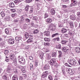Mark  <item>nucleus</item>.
I'll return each mask as SVG.
<instances>
[{"mask_svg": "<svg viewBox=\"0 0 80 80\" xmlns=\"http://www.w3.org/2000/svg\"><path fill=\"white\" fill-rule=\"evenodd\" d=\"M68 62L71 66H74L76 67L78 65V63L77 61L74 59H72L68 61Z\"/></svg>", "mask_w": 80, "mask_h": 80, "instance_id": "1", "label": "nucleus"}, {"mask_svg": "<svg viewBox=\"0 0 80 80\" xmlns=\"http://www.w3.org/2000/svg\"><path fill=\"white\" fill-rule=\"evenodd\" d=\"M18 62L20 64L25 65V59L23 58H21L18 59Z\"/></svg>", "mask_w": 80, "mask_h": 80, "instance_id": "2", "label": "nucleus"}, {"mask_svg": "<svg viewBox=\"0 0 80 80\" xmlns=\"http://www.w3.org/2000/svg\"><path fill=\"white\" fill-rule=\"evenodd\" d=\"M56 63V61H55V58H52V59L49 62V63L51 66V67H52V66H54V65Z\"/></svg>", "mask_w": 80, "mask_h": 80, "instance_id": "3", "label": "nucleus"}, {"mask_svg": "<svg viewBox=\"0 0 80 80\" xmlns=\"http://www.w3.org/2000/svg\"><path fill=\"white\" fill-rule=\"evenodd\" d=\"M49 71H46L44 72H43L42 75H41V77L42 78H45V77H47L48 73H49Z\"/></svg>", "mask_w": 80, "mask_h": 80, "instance_id": "4", "label": "nucleus"}, {"mask_svg": "<svg viewBox=\"0 0 80 80\" xmlns=\"http://www.w3.org/2000/svg\"><path fill=\"white\" fill-rule=\"evenodd\" d=\"M72 3L70 4V7H73V6H76L77 4V1H75V0H71Z\"/></svg>", "mask_w": 80, "mask_h": 80, "instance_id": "5", "label": "nucleus"}, {"mask_svg": "<svg viewBox=\"0 0 80 80\" xmlns=\"http://www.w3.org/2000/svg\"><path fill=\"white\" fill-rule=\"evenodd\" d=\"M9 43V44H12L15 43V40L13 39L10 38L8 40Z\"/></svg>", "mask_w": 80, "mask_h": 80, "instance_id": "6", "label": "nucleus"}, {"mask_svg": "<svg viewBox=\"0 0 80 80\" xmlns=\"http://www.w3.org/2000/svg\"><path fill=\"white\" fill-rule=\"evenodd\" d=\"M9 57L11 60H13L15 58V56L13 54H11Z\"/></svg>", "mask_w": 80, "mask_h": 80, "instance_id": "7", "label": "nucleus"}, {"mask_svg": "<svg viewBox=\"0 0 80 80\" xmlns=\"http://www.w3.org/2000/svg\"><path fill=\"white\" fill-rule=\"evenodd\" d=\"M61 34L59 32H57L55 34H53L52 35V38H53V37H58V35H60Z\"/></svg>", "mask_w": 80, "mask_h": 80, "instance_id": "8", "label": "nucleus"}, {"mask_svg": "<svg viewBox=\"0 0 80 80\" xmlns=\"http://www.w3.org/2000/svg\"><path fill=\"white\" fill-rule=\"evenodd\" d=\"M9 7L11 8H14L15 7V4L12 2H11L9 3Z\"/></svg>", "mask_w": 80, "mask_h": 80, "instance_id": "9", "label": "nucleus"}, {"mask_svg": "<svg viewBox=\"0 0 80 80\" xmlns=\"http://www.w3.org/2000/svg\"><path fill=\"white\" fill-rule=\"evenodd\" d=\"M24 35L26 39H28V37H29V33L27 32H25L24 33Z\"/></svg>", "mask_w": 80, "mask_h": 80, "instance_id": "10", "label": "nucleus"}, {"mask_svg": "<svg viewBox=\"0 0 80 80\" xmlns=\"http://www.w3.org/2000/svg\"><path fill=\"white\" fill-rule=\"evenodd\" d=\"M58 66V64L57 63H56L55 65H54V66H51L52 68V70H55V67L56 68H57Z\"/></svg>", "mask_w": 80, "mask_h": 80, "instance_id": "11", "label": "nucleus"}, {"mask_svg": "<svg viewBox=\"0 0 80 80\" xmlns=\"http://www.w3.org/2000/svg\"><path fill=\"white\" fill-rule=\"evenodd\" d=\"M57 52H52L51 53V55L53 58H56L57 57Z\"/></svg>", "mask_w": 80, "mask_h": 80, "instance_id": "12", "label": "nucleus"}, {"mask_svg": "<svg viewBox=\"0 0 80 80\" xmlns=\"http://www.w3.org/2000/svg\"><path fill=\"white\" fill-rule=\"evenodd\" d=\"M44 35L46 36V37H49L50 35V32L48 31H45L44 32Z\"/></svg>", "mask_w": 80, "mask_h": 80, "instance_id": "13", "label": "nucleus"}, {"mask_svg": "<svg viewBox=\"0 0 80 80\" xmlns=\"http://www.w3.org/2000/svg\"><path fill=\"white\" fill-rule=\"evenodd\" d=\"M75 50L76 53L80 52V48L79 47H77L75 48Z\"/></svg>", "mask_w": 80, "mask_h": 80, "instance_id": "14", "label": "nucleus"}, {"mask_svg": "<svg viewBox=\"0 0 80 80\" xmlns=\"http://www.w3.org/2000/svg\"><path fill=\"white\" fill-rule=\"evenodd\" d=\"M67 30L66 29L64 28H62L61 29V32L62 33H66L67 32Z\"/></svg>", "mask_w": 80, "mask_h": 80, "instance_id": "15", "label": "nucleus"}, {"mask_svg": "<svg viewBox=\"0 0 80 80\" xmlns=\"http://www.w3.org/2000/svg\"><path fill=\"white\" fill-rule=\"evenodd\" d=\"M70 18L71 20H75L76 19V17L74 15H72L70 16Z\"/></svg>", "mask_w": 80, "mask_h": 80, "instance_id": "16", "label": "nucleus"}, {"mask_svg": "<svg viewBox=\"0 0 80 80\" xmlns=\"http://www.w3.org/2000/svg\"><path fill=\"white\" fill-rule=\"evenodd\" d=\"M5 33H6L7 35H10V32L8 28H6L5 29Z\"/></svg>", "mask_w": 80, "mask_h": 80, "instance_id": "17", "label": "nucleus"}, {"mask_svg": "<svg viewBox=\"0 0 80 80\" xmlns=\"http://www.w3.org/2000/svg\"><path fill=\"white\" fill-rule=\"evenodd\" d=\"M49 68H50V66H49V65L47 64L44 67V70H47L49 69Z\"/></svg>", "mask_w": 80, "mask_h": 80, "instance_id": "18", "label": "nucleus"}, {"mask_svg": "<svg viewBox=\"0 0 80 80\" xmlns=\"http://www.w3.org/2000/svg\"><path fill=\"white\" fill-rule=\"evenodd\" d=\"M22 2V0H16L14 1L16 5H18L20 2Z\"/></svg>", "mask_w": 80, "mask_h": 80, "instance_id": "19", "label": "nucleus"}, {"mask_svg": "<svg viewBox=\"0 0 80 80\" xmlns=\"http://www.w3.org/2000/svg\"><path fill=\"white\" fill-rule=\"evenodd\" d=\"M22 38L21 36H18L15 38V40L16 41H20V40H21Z\"/></svg>", "mask_w": 80, "mask_h": 80, "instance_id": "20", "label": "nucleus"}, {"mask_svg": "<svg viewBox=\"0 0 80 80\" xmlns=\"http://www.w3.org/2000/svg\"><path fill=\"white\" fill-rule=\"evenodd\" d=\"M19 68H20V69H21V72L22 73H25L26 71H25V69H23V68H22V66H20L18 67Z\"/></svg>", "mask_w": 80, "mask_h": 80, "instance_id": "21", "label": "nucleus"}, {"mask_svg": "<svg viewBox=\"0 0 80 80\" xmlns=\"http://www.w3.org/2000/svg\"><path fill=\"white\" fill-rule=\"evenodd\" d=\"M10 50H6L4 51V54L5 55H8V54H9V53H10Z\"/></svg>", "mask_w": 80, "mask_h": 80, "instance_id": "22", "label": "nucleus"}, {"mask_svg": "<svg viewBox=\"0 0 80 80\" xmlns=\"http://www.w3.org/2000/svg\"><path fill=\"white\" fill-rule=\"evenodd\" d=\"M68 34L70 36H71V37H73V36L74 35V33H73V32L72 31H69Z\"/></svg>", "mask_w": 80, "mask_h": 80, "instance_id": "23", "label": "nucleus"}, {"mask_svg": "<svg viewBox=\"0 0 80 80\" xmlns=\"http://www.w3.org/2000/svg\"><path fill=\"white\" fill-rule=\"evenodd\" d=\"M60 39L59 37H57L53 39V40L54 41V42H59V41H60Z\"/></svg>", "mask_w": 80, "mask_h": 80, "instance_id": "24", "label": "nucleus"}, {"mask_svg": "<svg viewBox=\"0 0 80 80\" xmlns=\"http://www.w3.org/2000/svg\"><path fill=\"white\" fill-rule=\"evenodd\" d=\"M18 78L16 75H14L12 78V80H18Z\"/></svg>", "mask_w": 80, "mask_h": 80, "instance_id": "25", "label": "nucleus"}, {"mask_svg": "<svg viewBox=\"0 0 80 80\" xmlns=\"http://www.w3.org/2000/svg\"><path fill=\"white\" fill-rule=\"evenodd\" d=\"M38 32H39V30H38V29H36L33 31V34H35V35L38 33Z\"/></svg>", "mask_w": 80, "mask_h": 80, "instance_id": "26", "label": "nucleus"}, {"mask_svg": "<svg viewBox=\"0 0 80 80\" xmlns=\"http://www.w3.org/2000/svg\"><path fill=\"white\" fill-rule=\"evenodd\" d=\"M51 13L52 15H55V11L54 10V9H52L51 10Z\"/></svg>", "mask_w": 80, "mask_h": 80, "instance_id": "27", "label": "nucleus"}, {"mask_svg": "<svg viewBox=\"0 0 80 80\" xmlns=\"http://www.w3.org/2000/svg\"><path fill=\"white\" fill-rule=\"evenodd\" d=\"M2 78L4 80H7V74H5L2 77Z\"/></svg>", "mask_w": 80, "mask_h": 80, "instance_id": "28", "label": "nucleus"}, {"mask_svg": "<svg viewBox=\"0 0 80 80\" xmlns=\"http://www.w3.org/2000/svg\"><path fill=\"white\" fill-rule=\"evenodd\" d=\"M56 29V28H53V27H49V30L51 31H55Z\"/></svg>", "mask_w": 80, "mask_h": 80, "instance_id": "29", "label": "nucleus"}, {"mask_svg": "<svg viewBox=\"0 0 80 80\" xmlns=\"http://www.w3.org/2000/svg\"><path fill=\"white\" fill-rule=\"evenodd\" d=\"M47 23H51V22H52V20L50 18H48L47 19Z\"/></svg>", "mask_w": 80, "mask_h": 80, "instance_id": "30", "label": "nucleus"}, {"mask_svg": "<svg viewBox=\"0 0 80 80\" xmlns=\"http://www.w3.org/2000/svg\"><path fill=\"white\" fill-rule=\"evenodd\" d=\"M44 41L45 42H50V38H44Z\"/></svg>", "mask_w": 80, "mask_h": 80, "instance_id": "31", "label": "nucleus"}, {"mask_svg": "<svg viewBox=\"0 0 80 80\" xmlns=\"http://www.w3.org/2000/svg\"><path fill=\"white\" fill-rule=\"evenodd\" d=\"M69 23L70 27H71V28H73L74 27L73 26V22H71Z\"/></svg>", "mask_w": 80, "mask_h": 80, "instance_id": "32", "label": "nucleus"}, {"mask_svg": "<svg viewBox=\"0 0 80 80\" xmlns=\"http://www.w3.org/2000/svg\"><path fill=\"white\" fill-rule=\"evenodd\" d=\"M68 42V41L62 40L61 42L62 44H66Z\"/></svg>", "mask_w": 80, "mask_h": 80, "instance_id": "33", "label": "nucleus"}, {"mask_svg": "<svg viewBox=\"0 0 80 80\" xmlns=\"http://www.w3.org/2000/svg\"><path fill=\"white\" fill-rule=\"evenodd\" d=\"M29 8H30L29 6L28 5L26 6V8H25V11L26 12H28V10H29Z\"/></svg>", "mask_w": 80, "mask_h": 80, "instance_id": "34", "label": "nucleus"}, {"mask_svg": "<svg viewBox=\"0 0 80 80\" xmlns=\"http://www.w3.org/2000/svg\"><path fill=\"white\" fill-rule=\"evenodd\" d=\"M33 10H34L33 8H30V11H29V12L30 13H33Z\"/></svg>", "mask_w": 80, "mask_h": 80, "instance_id": "35", "label": "nucleus"}, {"mask_svg": "<svg viewBox=\"0 0 80 80\" xmlns=\"http://www.w3.org/2000/svg\"><path fill=\"white\" fill-rule=\"evenodd\" d=\"M4 72H5V73H10V70L7 68L6 70H4Z\"/></svg>", "mask_w": 80, "mask_h": 80, "instance_id": "36", "label": "nucleus"}, {"mask_svg": "<svg viewBox=\"0 0 80 80\" xmlns=\"http://www.w3.org/2000/svg\"><path fill=\"white\" fill-rule=\"evenodd\" d=\"M74 25H75V27L76 28H77L78 27L79 25H78V23H77V22H74Z\"/></svg>", "mask_w": 80, "mask_h": 80, "instance_id": "37", "label": "nucleus"}, {"mask_svg": "<svg viewBox=\"0 0 80 80\" xmlns=\"http://www.w3.org/2000/svg\"><path fill=\"white\" fill-rule=\"evenodd\" d=\"M62 50L63 51V52H66L67 51V50L66 49V48L64 47L62 48Z\"/></svg>", "mask_w": 80, "mask_h": 80, "instance_id": "38", "label": "nucleus"}, {"mask_svg": "<svg viewBox=\"0 0 80 80\" xmlns=\"http://www.w3.org/2000/svg\"><path fill=\"white\" fill-rule=\"evenodd\" d=\"M17 14L16 13L12 14L11 15V16L12 18L15 17H17Z\"/></svg>", "mask_w": 80, "mask_h": 80, "instance_id": "39", "label": "nucleus"}, {"mask_svg": "<svg viewBox=\"0 0 80 80\" xmlns=\"http://www.w3.org/2000/svg\"><path fill=\"white\" fill-rule=\"evenodd\" d=\"M49 16V15L47 13V12H45V17L44 18H47L48 16Z\"/></svg>", "mask_w": 80, "mask_h": 80, "instance_id": "40", "label": "nucleus"}, {"mask_svg": "<svg viewBox=\"0 0 80 80\" xmlns=\"http://www.w3.org/2000/svg\"><path fill=\"white\" fill-rule=\"evenodd\" d=\"M30 69L31 70H33V64L32 63H31L30 64Z\"/></svg>", "mask_w": 80, "mask_h": 80, "instance_id": "41", "label": "nucleus"}, {"mask_svg": "<svg viewBox=\"0 0 80 80\" xmlns=\"http://www.w3.org/2000/svg\"><path fill=\"white\" fill-rule=\"evenodd\" d=\"M7 68L10 71L12 70V67L10 66V65H9L8 68Z\"/></svg>", "mask_w": 80, "mask_h": 80, "instance_id": "42", "label": "nucleus"}, {"mask_svg": "<svg viewBox=\"0 0 80 80\" xmlns=\"http://www.w3.org/2000/svg\"><path fill=\"white\" fill-rule=\"evenodd\" d=\"M9 58L7 57V56L6 57V59L5 61L7 62H8L9 61Z\"/></svg>", "mask_w": 80, "mask_h": 80, "instance_id": "43", "label": "nucleus"}, {"mask_svg": "<svg viewBox=\"0 0 80 80\" xmlns=\"http://www.w3.org/2000/svg\"><path fill=\"white\" fill-rule=\"evenodd\" d=\"M0 13L2 17H5V13L3 12H1Z\"/></svg>", "mask_w": 80, "mask_h": 80, "instance_id": "44", "label": "nucleus"}, {"mask_svg": "<svg viewBox=\"0 0 80 80\" xmlns=\"http://www.w3.org/2000/svg\"><path fill=\"white\" fill-rule=\"evenodd\" d=\"M48 78L50 80H53V78H52V76L51 75H49L48 76Z\"/></svg>", "mask_w": 80, "mask_h": 80, "instance_id": "45", "label": "nucleus"}, {"mask_svg": "<svg viewBox=\"0 0 80 80\" xmlns=\"http://www.w3.org/2000/svg\"><path fill=\"white\" fill-rule=\"evenodd\" d=\"M15 32H16V35H18V32H19V29H15Z\"/></svg>", "mask_w": 80, "mask_h": 80, "instance_id": "46", "label": "nucleus"}, {"mask_svg": "<svg viewBox=\"0 0 80 80\" xmlns=\"http://www.w3.org/2000/svg\"><path fill=\"white\" fill-rule=\"evenodd\" d=\"M61 47L62 46H61V45L59 44L58 45L56 46V48H58L59 49H60V48H61Z\"/></svg>", "mask_w": 80, "mask_h": 80, "instance_id": "47", "label": "nucleus"}, {"mask_svg": "<svg viewBox=\"0 0 80 80\" xmlns=\"http://www.w3.org/2000/svg\"><path fill=\"white\" fill-rule=\"evenodd\" d=\"M33 1V0H26V3H29L30 2H32Z\"/></svg>", "mask_w": 80, "mask_h": 80, "instance_id": "48", "label": "nucleus"}, {"mask_svg": "<svg viewBox=\"0 0 80 80\" xmlns=\"http://www.w3.org/2000/svg\"><path fill=\"white\" fill-rule=\"evenodd\" d=\"M32 20L34 21H37V20H38V18L35 17H33Z\"/></svg>", "mask_w": 80, "mask_h": 80, "instance_id": "49", "label": "nucleus"}, {"mask_svg": "<svg viewBox=\"0 0 80 80\" xmlns=\"http://www.w3.org/2000/svg\"><path fill=\"white\" fill-rule=\"evenodd\" d=\"M13 22L15 23H18V20L17 19H15L13 21Z\"/></svg>", "mask_w": 80, "mask_h": 80, "instance_id": "50", "label": "nucleus"}, {"mask_svg": "<svg viewBox=\"0 0 80 80\" xmlns=\"http://www.w3.org/2000/svg\"><path fill=\"white\" fill-rule=\"evenodd\" d=\"M33 41H32V39H29L27 41V42L28 43H29V42H32Z\"/></svg>", "mask_w": 80, "mask_h": 80, "instance_id": "51", "label": "nucleus"}, {"mask_svg": "<svg viewBox=\"0 0 80 80\" xmlns=\"http://www.w3.org/2000/svg\"><path fill=\"white\" fill-rule=\"evenodd\" d=\"M63 37H66L67 38H68V34H63Z\"/></svg>", "mask_w": 80, "mask_h": 80, "instance_id": "52", "label": "nucleus"}, {"mask_svg": "<svg viewBox=\"0 0 80 80\" xmlns=\"http://www.w3.org/2000/svg\"><path fill=\"white\" fill-rule=\"evenodd\" d=\"M25 22H26L30 23V20L29 19L27 18L25 19Z\"/></svg>", "mask_w": 80, "mask_h": 80, "instance_id": "53", "label": "nucleus"}, {"mask_svg": "<svg viewBox=\"0 0 80 80\" xmlns=\"http://www.w3.org/2000/svg\"><path fill=\"white\" fill-rule=\"evenodd\" d=\"M52 58V57L50 55H49L47 58L48 60H50Z\"/></svg>", "mask_w": 80, "mask_h": 80, "instance_id": "54", "label": "nucleus"}, {"mask_svg": "<svg viewBox=\"0 0 80 80\" xmlns=\"http://www.w3.org/2000/svg\"><path fill=\"white\" fill-rule=\"evenodd\" d=\"M60 23V22H59V23L58 24L59 27H62L63 25L62 24H61Z\"/></svg>", "mask_w": 80, "mask_h": 80, "instance_id": "55", "label": "nucleus"}, {"mask_svg": "<svg viewBox=\"0 0 80 80\" xmlns=\"http://www.w3.org/2000/svg\"><path fill=\"white\" fill-rule=\"evenodd\" d=\"M65 65L66 66H67V67H71V66L68 64V63H65Z\"/></svg>", "mask_w": 80, "mask_h": 80, "instance_id": "56", "label": "nucleus"}, {"mask_svg": "<svg viewBox=\"0 0 80 80\" xmlns=\"http://www.w3.org/2000/svg\"><path fill=\"white\" fill-rule=\"evenodd\" d=\"M31 27H34L35 26V24H34V23H33V22H32L31 24Z\"/></svg>", "mask_w": 80, "mask_h": 80, "instance_id": "57", "label": "nucleus"}, {"mask_svg": "<svg viewBox=\"0 0 80 80\" xmlns=\"http://www.w3.org/2000/svg\"><path fill=\"white\" fill-rule=\"evenodd\" d=\"M39 57L41 58V59H42V58H43V55L42 54H40Z\"/></svg>", "mask_w": 80, "mask_h": 80, "instance_id": "58", "label": "nucleus"}, {"mask_svg": "<svg viewBox=\"0 0 80 80\" xmlns=\"http://www.w3.org/2000/svg\"><path fill=\"white\" fill-rule=\"evenodd\" d=\"M69 74H71V75L73 73L72 72V70L71 69H70V71H69Z\"/></svg>", "mask_w": 80, "mask_h": 80, "instance_id": "59", "label": "nucleus"}, {"mask_svg": "<svg viewBox=\"0 0 80 80\" xmlns=\"http://www.w3.org/2000/svg\"><path fill=\"white\" fill-rule=\"evenodd\" d=\"M22 75H23V77H24V78H27V76L26 74H22Z\"/></svg>", "mask_w": 80, "mask_h": 80, "instance_id": "60", "label": "nucleus"}, {"mask_svg": "<svg viewBox=\"0 0 80 80\" xmlns=\"http://www.w3.org/2000/svg\"><path fill=\"white\" fill-rule=\"evenodd\" d=\"M3 42V39L2 38H0V43H2V42Z\"/></svg>", "mask_w": 80, "mask_h": 80, "instance_id": "61", "label": "nucleus"}, {"mask_svg": "<svg viewBox=\"0 0 80 80\" xmlns=\"http://www.w3.org/2000/svg\"><path fill=\"white\" fill-rule=\"evenodd\" d=\"M42 4H40L39 3H38L37 4V6L38 7H40V6H41V5Z\"/></svg>", "mask_w": 80, "mask_h": 80, "instance_id": "62", "label": "nucleus"}, {"mask_svg": "<svg viewBox=\"0 0 80 80\" xmlns=\"http://www.w3.org/2000/svg\"><path fill=\"white\" fill-rule=\"evenodd\" d=\"M77 15L78 17H80V12H78L77 13Z\"/></svg>", "mask_w": 80, "mask_h": 80, "instance_id": "63", "label": "nucleus"}, {"mask_svg": "<svg viewBox=\"0 0 80 80\" xmlns=\"http://www.w3.org/2000/svg\"><path fill=\"white\" fill-rule=\"evenodd\" d=\"M23 80V77L20 76L19 77V80Z\"/></svg>", "mask_w": 80, "mask_h": 80, "instance_id": "64", "label": "nucleus"}]
</instances>
